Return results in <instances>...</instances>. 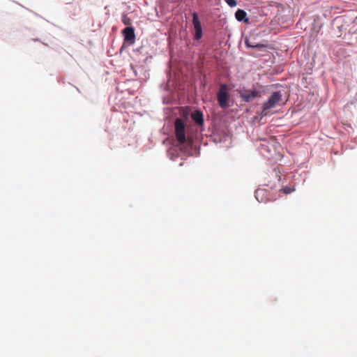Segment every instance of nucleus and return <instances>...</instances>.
<instances>
[{
	"mask_svg": "<svg viewBox=\"0 0 357 357\" xmlns=\"http://www.w3.org/2000/svg\"><path fill=\"white\" fill-rule=\"evenodd\" d=\"M282 95L280 91H275L272 93L268 100L265 102L262 106L261 115L267 116L270 114V110L276 107L282 100Z\"/></svg>",
	"mask_w": 357,
	"mask_h": 357,
	"instance_id": "f257e3e1",
	"label": "nucleus"
},
{
	"mask_svg": "<svg viewBox=\"0 0 357 357\" xmlns=\"http://www.w3.org/2000/svg\"><path fill=\"white\" fill-rule=\"evenodd\" d=\"M174 132L176 138L180 144H184L187 142V138L185 137V126L181 119H176L174 122Z\"/></svg>",
	"mask_w": 357,
	"mask_h": 357,
	"instance_id": "f03ea898",
	"label": "nucleus"
},
{
	"mask_svg": "<svg viewBox=\"0 0 357 357\" xmlns=\"http://www.w3.org/2000/svg\"><path fill=\"white\" fill-rule=\"evenodd\" d=\"M228 99L227 86L226 84H221L217 94V100L221 108L225 109L229 107Z\"/></svg>",
	"mask_w": 357,
	"mask_h": 357,
	"instance_id": "7ed1b4c3",
	"label": "nucleus"
},
{
	"mask_svg": "<svg viewBox=\"0 0 357 357\" xmlns=\"http://www.w3.org/2000/svg\"><path fill=\"white\" fill-rule=\"evenodd\" d=\"M192 24L195 31V38L196 40H199L202 36V29L198 17V15L196 13L192 14Z\"/></svg>",
	"mask_w": 357,
	"mask_h": 357,
	"instance_id": "20e7f679",
	"label": "nucleus"
},
{
	"mask_svg": "<svg viewBox=\"0 0 357 357\" xmlns=\"http://www.w3.org/2000/svg\"><path fill=\"white\" fill-rule=\"evenodd\" d=\"M259 96V92L257 91L242 90L240 91L241 98L245 102H250Z\"/></svg>",
	"mask_w": 357,
	"mask_h": 357,
	"instance_id": "39448f33",
	"label": "nucleus"
},
{
	"mask_svg": "<svg viewBox=\"0 0 357 357\" xmlns=\"http://www.w3.org/2000/svg\"><path fill=\"white\" fill-rule=\"evenodd\" d=\"M122 34L124 37V40L134 43L135 39V30L131 26H128L122 31Z\"/></svg>",
	"mask_w": 357,
	"mask_h": 357,
	"instance_id": "423d86ee",
	"label": "nucleus"
},
{
	"mask_svg": "<svg viewBox=\"0 0 357 357\" xmlns=\"http://www.w3.org/2000/svg\"><path fill=\"white\" fill-rule=\"evenodd\" d=\"M190 116L197 126H202L204 125V115L201 111L195 110L192 112Z\"/></svg>",
	"mask_w": 357,
	"mask_h": 357,
	"instance_id": "0eeeda50",
	"label": "nucleus"
},
{
	"mask_svg": "<svg viewBox=\"0 0 357 357\" xmlns=\"http://www.w3.org/2000/svg\"><path fill=\"white\" fill-rule=\"evenodd\" d=\"M245 43L247 47L250 48H255L257 50H261L262 48L266 47V45L265 44H261V43H257L256 42L253 41L250 38H246L245 40Z\"/></svg>",
	"mask_w": 357,
	"mask_h": 357,
	"instance_id": "6e6552de",
	"label": "nucleus"
},
{
	"mask_svg": "<svg viewBox=\"0 0 357 357\" xmlns=\"http://www.w3.org/2000/svg\"><path fill=\"white\" fill-rule=\"evenodd\" d=\"M246 16H247V14H246L245 11L242 9H238L235 13L236 19L239 22H241V21L248 22V19L246 18Z\"/></svg>",
	"mask_w": 357,
	"mask_h": 357,
	"instance_id": "1a4fd4ad",
	"label": "nucleus"
},
{
	"mask_svg": "<svg viewBox=\"0 0 357 357\" xmlns=\"http://www.w3.org/2000/svg\"><path fill=\"white\" fill-rule=\"evenodd\" d=\"M266 191L265 190L258 189L255 192V197L259 202H266V200H264L262 198V197L266 195Z\"/></svg>",
	"mask_w": 357,
	"mask_h": 357,
	"instance_id": "9d476101",
	"label": "nucleus"
},
{
	"mask_svg": "<svg viewBox=\"0 0 357 357\" xmlns=\"http://www.w3.org/2000/svg\"><path fill=\"white\" fill-rule=\"evenodd\" d=\"M281 191H282L284 194H289V193H291V192L294 191V188L286 186V187L283 188L281 190Z\"/></svg>",
	"mask_w": 357,
	"mask_h": 357,
	"instance_id": "9b49d317",
	"label": "nucleus"
},
{
	"mask_svg": "<svg viewBox=\"0 0 357 357\" xmlns=\"http://www.w3.org/2000/svg\"><path fill=\"white\" fill-rule=\"evenodd\" d=\"M225 1L230 7H235L237 5L236 0H225Z\"/></svg>",
	"mask_w": 357,
	"mask_h": 357,
	"instance_id": "f8f14e48",
	"label": "nucleus"
},
{
	"mask_svg": "<svg viewBox=\"0 0 357 357\" xmlns=\"http://www.w3.org/2000/svg\"><path fill=\"white\" fill-rule=\"evenodd\" d=\"M123 22L126 24V25H129L130 24V19L127 17H123Z\"/></svg>",
	"mask_w": 357,
	"mask_h": 357,
	"instance_id": "ddd939ff",
	"label": "nucleus"
}]
</instances>
